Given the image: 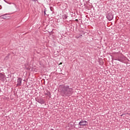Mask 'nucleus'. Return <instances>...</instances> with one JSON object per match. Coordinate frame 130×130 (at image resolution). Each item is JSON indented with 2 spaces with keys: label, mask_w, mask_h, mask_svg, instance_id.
<instances>
[{
  "label": "nucleus",
  "mask_w": 130,
  "mask_h": 130,
  "mask_svg": "<svg viewBox=\"0 0 130 130\" xmlns=\"http://www.w3.org/2000/svg\"><path fill=\"white\" fill-rule=\"evenodd\" d=\"M73 89L69 85H61L60 86V92L61 95L63 97H70L74 93Z\"/></svg>",
  "instance_id": "obj_1"
},
{
  "label": "nucleus",
  "mask_w": 130,
  "mask_h": 130,
  "mask_svg": "<svg viewBox=\"0 0 130 130\" xmlns=\"http://www.w3.org/2000/svg\"><path fill=\"white\" fill-rule=\"evenodd\" d=\"M87 124H88V122L84 120H81L78 123V125L80 126H84L87 125Z\"/></svg>",
  "instance_id": "obj_2"
},
{
  "label": "nucleus",
  "mask_w": 130,
  "mask_h": 130,
  "mask_svg": "<svg viewBox=\"0 0 130 130\" xmlns=\"http://www.w3.org/2000/svg\"><path fill=\"white\" fill-rule=\"evenodd\" d=\"M36 101L38 103H40V104H41V105L45 103V101H44V100H43V99H36Z\"/></svg>",
  "instance_id": "obj_3"
},
{
  "label": "nucleus",
  "mask_w": 130,
  "mask_h": 130,
  "mask_svg": "<svg viewBox=\"0 0 130 130\" xmlns=\"http://www.w3.org/2000/svg\"><path fill=\"white\" fill-rule=\"evenodd\" d=\"M22 85V78L18 77L17 80V87Z\"/></svg>",
  "instance_id": "obj_4"
},
{
  "label": "nucleus",
  "mask_w": 130,
  "mask_h": 130,
  "mask_svg": "<svg viewBox=\"0 0 130 130\" xmlns=\"http://www.w3.org/2000/svg\"><path fill=\"white\" fill-rule=\"evenodd\" d=\"M107 18L109 21H111L113 19V15L111 13H109L107 16Z\"/></svg>",
  "instance_id": "obj_5"
},
{
  "label": "nucleus",
  "mask_w": 130,
  "mask_h": 130,
  "mask_svg": "<svg viewBox=\"0 0 130 130\" xmlns=\"http://www.w3.org/2000/svg\"><path fill=\"white\" fill-rule=\"evenodd\" d=\"M115 60H118V61L122 62V59H121V58H117L116 59H115Z\"/></svg>",
  "instance_id": "obj_6"
},
{
  "label": "nucleus",
  "mask_w": 130,
  "mask_h": 130,
  "mask_svg": "<svg viewBox=\"0 0 130 130\" xmlns=\"http://www.w3.org/2000/svg\"><path fill=\"white\" fill-rule=\"evenodd\" d=\"M82 36H76V38H77V39H80V37H81Z\"/></svg>",
  "instance_id": "obj_7"
},
{
  "label": "nucleus",
  "mask_w": 130,
  "mask_h": 130,
  "mask_svg": "<svg viewBox=\"0 0 130 130\" xmlns=\"http://www.w3.org/2000/svg\"><path fill=\"white\" fill-rule=\"evenodd\" d=\"M0 76H1V77H3V78H5L4 74H2V73L0 74Z\"/></svg>",
  "instance_id": "obj_8"
},
{
  "label": "nucleus",
  "mask_w": 130,
  "mask_h": 130,
  "mask_svg": "<svg viewBox=\"0 0 130 130\" xmlns=\"http://www.w3.org/2000/svg\"><path fill=\"white\" fill-rule=\"evenodd\" d=\"M8 58H9V57H8V56H6V57H5V59H8Z\"/></svg>",
  "instance_id": "obj_9"
},
{
  "label": "nucleus",
  "mask_w": 130,
  "mask_h": 130,
  "mask_svg": "<svg viewBox=\"0 0 130 130\" xmlns=\"http://www.w3.org/2000/svg\"><path fill=\"white\" fill-rule=\"evenodd\" d=\"M32 2H36L37 0H31Z\"/></svg>",
  "instance_id": "obj_10"
},
{
  "label": "nucleus",
  "mask_w": 130,
  "mask_h": 130,
  "mask_svg": "<svg viewBox=\"0 0 130 130\" xmlns=\"http://www.w3.org/2000/svg\"><path fill=\"white\" fill-rule=\"evenodd\" d=\"M52 9V7H50L51 11H52V9Z\"/></svg>",
  "instance_id": "obj_11"
},
{
  "label": "nucleus",
  "mask_w": 130,
  "mask_h": 130,
  "mask_svg": "<svg viewBox=\"0 0 130 130\" xmlns=\"http://www.w3.org/2000/svg\"><path fill=\"white\" fill-rule=\"evenodd\" d=\"M2 19H5V18L4 17H2Z\"/></svg>",
  "instance_id": "obj_12"
},
{
  "label": "nucleus",
  "mask_w": 130,
  "mask_h": 130,
  "mask_svg": "<svg viewBox=\"0 0 130 130\" xmlns=\"http://www.w3.org/2000/svg\"><path fill=\"white\" fill-rule=\"evenodd\" d=\"M2 17H4V15H2Z\"/></svg>",
  "instance_id": "obj_13"
}]
</instances>
